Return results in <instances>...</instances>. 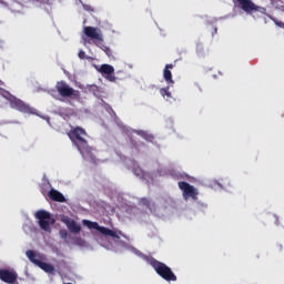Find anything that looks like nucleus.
<instances>
[{
  "label": "nucleus",
  "instance_id": "1",
  "mask_svg": "<svg viewBox=\"0 0 284 284\" xmlns=\"http://www.w3.org/2000/svg\"><path fill=\"white\" fill-rule=\"evenodd\" d=\"M68 136L73 145L78 148L82 156H85V154H92V148H90V144H88V140H85V136H88V132H85V129L81 126L72 128L68 132Z\"/></svg>",
  "mask_w": 284,
  "mask_h": 284
},
{
  "label": "nucleus",
  "instance_id": "2",
  "mask_svg": "<svg viewBox=\"0 0 284 284\" xmlns=\"http://www.w3.org/2000/svg\"><path fill=\"white\" fill-rule=\"evenodd\" d=\"M149 263L151 267H153V270L156 272V274L161 276V278H163L164 281H176V275L174 274L172 268L168 266L165 263H162L153 257L149 260Z\"/></svg>",
  "mask_w": 284,
  "mask_h": 284
},
{
  "label": "nucleus",
  "instance_id": "3",
  "mask_svg": "<svg viewBox=\"0 0 284 284\" xmlns=\"http://www.w3.org/2000/svg\"><path fill=\"white\" fill-rule=\"evenodd\" d=\"M232 2L234 3V6H239V8L243 10V12H245L246 14H253L254 12H258L260 14H266L267 12V9L254 3V1L252 0H232Z\"/></svg>",
  "mask_w": 284,
  "mask_h": 284
},
{
  "label": "nucleus",
  "instance_id": "4",
  "mask_svg": "<svg viewBox=\"0 0 284 284\" xmlns=\"http://www.w3.org/2000/svg\"><path fill=\"white\" fill-rule=\"evenodd\" d=\"M55 90L64 99H79L81 97V92L72 89L65 81L57 82Z\"/></svg>",
  "mask_w": 284,
  "mask_h": 284
},
{
  "label": "nucleus",
  "instance_id": "5",
  "mask_svg": "<svg viewBox=\"0 0 284 284\" xmlns=\"http://www.w3.org/2000/svg\"><path fill=\"white\" fill-rule=\"evenodd\" d=\"M82 224L89 230H97L98 232H100V234H103L104 236H111L112 239H121L116 231L110 230L105 226H101L97 222H92L90 220H82Z\"/></svg>",
  "mask_w": 284,
  "mask_h": 284
},
{
  "label": "nucleus",
  "instance_id": "6",
  "mask_svg": "<svg viewBox=\"0 0 284 284\" xmlns=\"http://www.w3.org/2000/svg\"><path fill=\"white\" fill-rule=\"evenodd\" d=\"M36 219L38 220L39 226L43 230V232H50L54 220H52V215L50 212L40 210L36 212Z\"/></svg>",
  "mask_w": 284,
  "mask_h": 284
},
{
  "label": "nucleus",
  "instance_id": "7",
  "mask_svg": "<svg viewBox=\"0 0 284 284\" xmlns=\"http://www.w3.org/2000/svg\"><path fill=\"white\" fill-rule=\"evenodd\" d=\"M180 190L183 192V199L187 201V199H193V201H196L199 196V190L191 185L190 183L185 181H180L178 183Z\"/></svg>",
  "mask_w": 284,
  "mask_h": 284
},
{
  "label": "nucleus",
  "instance_id": "8",
  "mask_svg": "<svg viewBox=\"0 0 284 284\" xmlns=\"http://www.w3.org/2000/svg\"><path fill=\"white\" fill-rule=\"evenodd\" d=\"M84 34L85 37H89V39H93V43L98 48H101L103 45V34H101V31L99 29L94 27H84Z\"/></svg>",
  "mask_w": 284,
  "mask_h": 284
},
{
  "label": "nucleus",
  "instance_id": "9",
  "mask_svg": "<svg viewBox=\"0 0 284 284\" xmlns=\"http://www.w3.org/2000/svg\"><path fill=\"white\" fill-rule=\"evenodd\" d=\"M9 103L10 108L18 110V112H22L23 114H32L33 109L16 97L10 98Z\"/></svg>",
  "mask_w": 284,
  "mask_h": 284
},
{
  "label": "nucleus",
  "instance_id": "10",
  "mask_svg": "<svg viewBox=\"0 0 284 284\" xmlns=\"http://www.w3.org/2000/svg\"><path fill=\"white\" fill-rule=\"evenodd\" d=\"M17 278L19 275L14 271H10L8 268H0V281L8 284L17 283Z\"/></svg>",
  "mask_w": 284,
  "mask_h": 284
},
{
  "label": "nucleus",
  "instance_id": "11",
  "mask_svg": "<svg viewBox=\"0 0 284 284\" xmlns=\"http://www.w3.org/2000/svg\"><path fill=\"white\" fill-rule=\"evenodd\" d=\"M60 221L67 225L72 234H79L81 232V224H78L77 221L72 220L70 216L62 215Z\"/></svg>",
  "mask_w": 284,
  "mask_h": 284
},
{
  "label": "nucleus",
  "instance_id": "12",
  "mask_svg": "<svg viewBox=\"0 0 284 284\" xmlns=\"http://www.w3.org/2000/svg\"><path fill=\"white\" fill-rule=\"evenodd\" d=\"M100 74H103L108 81L114 82L116 81V78L114 74V67L110 64H102L99 70Z\"/></svg>",
  "mask_w": 284,
  "mask_h": 284
},
{
  "label": "nucleus",
  "instance_id": "13",
  "mask_svg": "<svg viewBox=\"0 0 284 284\" xmlns=\"http://www.w3.org/2000/svg\"><path fill=\"white\" fill-rule=\"evenodd\" d=\"M174 69V64H166L163 70V79L169 85H174V80L172 79V71Z\"/></svg>",
  "mask_w": 284,
  "mask_h": 284
},
{
  "label": "nucleus",
  "instance_id": "14",
  "mask_svg": "<svg viewBox=\"0 0 284 284\" xmlns=\"http://www.w3.org/2000/svg\"><path fill=\"white\" fill-rule=\"evenodd\" d=\"M49 199H51V201H55L57 203H65V196L54 189L49 191Z\"/></svg>",
  "mask_w": 284,
  "mask_h": 284
},
{
  "label": "nucleus",
  "instance_id": "15",
  "mask_svg": "<svg viewBox=\"0 0 284 284\" xmlns=\"http://www.w3.org/2000/svg\"><path fill=\"white\" fill-rule=\"evenodd\" d=\"M26 254H27V257L29 258V261L31 263H33V265H38V266L40 265V263H41V255L40 254H37L32 250L27 251Z\"/></svg>",
  "mask_w": 284,
  "mask_h": 284
},
{
  "label": "nucleus",
  "instance_id": "16",
  "mask_svg": "<svg viewBox=\"0 0 284 284\" xmlns=\"http://www.w3.org/2000/svg\"><path fill=\"white\" fill-rule=\"evenodd\" d=\"M38 267H40V270H43V272H45L47 274H54V267L52 266V264H48L41 261Z\"/></svg>",
  "mask_w": 284,
  "mask_h": 284
},
{
  "label": "nucleus",
  "instance_id": "17",
  "mask_svg": "<svg viewBox=\"0 0 284 284\" xmlns=\"http://www.w3.org/2000/svg\"><path fill=\"white\" fill-rule=\"evenodd\" d=\"M138 134L144 139V141H149V143H152L154 141V135L145 132V131H139Z\"/></svg>",
  "mask_w": 284,
  "mask_h": 284
},
{
  "label": "nucleus",
  "instance_id": "18",
  "mask_svg": "<svg viewBox=\"0 0 284 284\" xmlns=\"http://www.w3.org/2000/svg\"><path fill=\"white\" fill-rule=\"evenodd\" d=\"M160 94L163 97V99H172V92H170V88H162L160 89Z\"/></svg>",
  "mask_w": 284,
  "mask_h": 284
},
{
  "label": "nucleus",
  "instance_id": "19",
  "mask_svg": "<svg viewBox=\"0 0 284 284\" xmlns=\"http://www.w3.org/2000/svg\"><path fill=\"white\" fill-rule=\"evenodd\" d=\"M103 50V52H105L106 57L111 58L112 57V49H110V47L105 45L103 42H102V45L99 47Z\"/></svg>",
  "mask_w": 284,
  "mask_h": 284
},
{
  "label": "nucleus",
  "instance_id": "20",
  "mask_svg": "<svg viewBox=\"0 0 284 284\" xmlns=\"http://www.w3.org/2000/svg\"><path fill=\"white\" fill-rule=\"evenodd\" d=\"M133 173L135 174V176H143V170H141V168L134 169Z\"/></svg>",
  "mask_w": 284,
  "mask_h": 284
},
{
  "label": "nucleus",
  "instance_id": "21",
  "mask_svg": "<svg viewBox=\"0 0 284 284\" xmlns=\"http://www.w3.org/2000/svg\"><path fill=\"white\" fill-rule=\"evenodd\" d=\"M59 234L62 239H68V230L62 229L60 230Z\"/></svg>",
  "mask_w": 284,
  "mask_h": 284
},
{
  "label": "nucleus",
  "instance_id": "22",
  "mask_svg": "<svg viewBox=\"0 0 284 284\" xmlns=\"http://www.w3.org/2000/svg\"><path fill=\"white\" fill-rule=\"evenodd\" d=\"M141 203L142 205H145V207H150V200H148L146 197L141 199Z\"/></svg>",
  "mask_w": 284,
  "mask_h": 284
},
{
  "label": "nucleus",
  "instance_id": "23",
  "mask_svg": "<svg viewBox=\"0 0 284 284\" xmlns=\"http://www.w3.org/2000/svg\"><path fill=\"white\" fill-rule=\"evenodd\" d=\"M275 26H277L278 28H282L284 30V22L274 20Z\"/></svg>",
  "mask_w": 284,
  "mask_h": 284
},
{
  "label": "nucleus",
  "instance_id": "24",
  "mask_svg": "<svg viewBox=\"0 0 284 284\" xmlns=\"http://www.w3.org/2000/svg\"><path fill=\"white\" fill-rule=\"evenodd\" d=\"M79 59H85V51L81 50L78 54Z\"/></svg>",
  "mask_w": 284,
  "mask_h": 284
},
{
  "label": "nucleus",
  "instance_id": "25",
  "mask_svg": "<svg viewBox=\"0 0 284 284\" xmlns=\"http://www.w3.org/2000/svg\"><path fill=\"white\" fill-rule=\"evenodd\" d=\"M75 243H78V245H83V240L81 237H75Z\"/></svg>",
  "mask_w": 284,
  "mask_h": 284
}]
</instances>
